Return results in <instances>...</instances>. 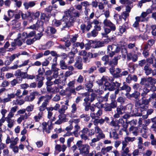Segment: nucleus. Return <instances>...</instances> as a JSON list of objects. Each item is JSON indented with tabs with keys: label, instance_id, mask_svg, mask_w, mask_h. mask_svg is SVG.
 Instances as JSON below:
<instances>
[{
	"label": "nucleus",
	"instance_id": "62",
	"mask_svg": "<svg viewBox=\"0 0 156 156\" xmlns=\"http://www.w3.org/2000/svg\"><path fill=\"white\" fill-rule=\"evenodd\" d=\"M80 118H83L84 120L87 121L90 119V117L89 116L87 115L83 114L80 116Z\"/></svg>",
	"mask_w": 156,
	"mask_h": 156
},
{
	"label": "nucleus",
	"instance_id": "47",
	"mask_svg": "<svg viewBox=\"0 0 156 156\" xmlns=\"http://www.w3.org/2000/svg\"><path fill=\"white\" fill-rule=\"evenodd\" d=\"M60 65L61 68L62 69H65L68 68L67 66L66 65L65 62L63 60L60 61Z\"/></svg>",
	"mask_w": 156,
	"mask_h": 156
},
{
	"label": "nucleus",
	"instance_id": "24",
	"mask_svg": "<svg viewBox=\"0 0 156 156\" xmlns=\"http://www.w3.org/2000/svg\"><path fill=\"white\" fill-rule=\"evenodd\" d=\"M133 3L131 2H127L126 5H125L126 11H125L129 13L131 9L133 7Z\"/></svg>",
	"mask_w": 156,
	"mask_h": 156
},
{
	"label": "nucleus",
	"instance_id": "59",
	"mask_svg": "<svg viewBox=\"0 0 156 156\" xmlns=\"http://www.w3.org/2000/svg\"><path fill=\"white\" fill-rule=\"evenodd\" d=\"M44 24L43 21L38 20L37 22L36 25L37 27H40L41 28H43L42 26Z\"/></svg>",
	"mask_w": 156,
	"mask_h": 156
},
{
	"label": "nucleus",
	"instance_id": "19",
	"mask_svg": "<svg viewBox=\"0 0 156 156\" xmlns=\"http://www.w3.org/2000/svg\"><path fill=\"white\" fill-rule=\"evenodd\" d=\"M11 141L10 142V144L9 146L10 148H12L13 147L16 145L17 144V141L19 140V139L18 137H16L14 138L13 137L11 138Z\"/></svg>",
	"mask_w": 156,
	"mask_h": 156
},
{
	"label": "nucleus",
	"instance_id": "29",
	"mask_svg": "<svg viewBox=\"0 0 156 156\" xmlns=\"http://www.w3.org/2000/svg\"><path fill=\"white\" fill-rule=\"evenodd\" d=\"M41 37V36L40 35V37L39 38L37 37H34L32 39H27L26 41V42L27 44L28 45H30L32 44L34 42L36 41L37 39H39L40 37Z\"/></svg>",
	"mask_w": 156,
	"mask_h": 156
},
{
	"label": "nucleus",
	"instance_id": "16",
	"mask_svg": "<svg viewBox=\"0 0 156 156\" xmlns=\"http://www.w3.org/2000/svg\"><path fill=\"white\" fill-rule=\"evenodd\" d=\"M129 131L133 134L134 135L136 136L138 132V128L137 127L131 126L129 129Z\"/></svg>",
	"mask_w": 156,
	"mask_h": 156
},
{
	"label": "nucleus",
	"instance_id": "3",
	"mask_svg": "<svg viewBox=\"0 0 156 156\" xmlns=\"http://www.w3.org/2000/svg\"><path fill=\"white\" fill-rule=\"evenodd\" d=\"M71 123L70 125L65 128V130L67 131H69L73 128L72 125H74V131L73 132L74 135L76 137L78 136V120L77 119H73L69 121Z\"/></svg>",
	"mask_w": 156,
	"mask_h": 156
},
{
	"label": "nucleus",
	"instance_id": "26",
	"mask_svg": "<svg viewBox=\"0 0 156 156\" xmlns=\"http://www.w3.org/2000/svg\"><path fill=\"white\" fill-rule=\"evenodd\" d=\"M35 5V3L33 1L30 2H25L23 4V5L26 9H28L30 7L34 6Z\"/></svg>",
	"mask_w": 156,
	"mask_h": 156
},
{
	"label": "nucleus",
	"instance_id": "50",
	"mask_svg": "<svg viewBox=\"0 0 156 156\" xmlns=\"http://www.w3.org/2000/svg\"><path fill=\"white\" fill-rule=\"evenodd\" d=\"M142 126V128L140 129V132L142 133H147L148 131V129L147 126H144V124H143Z\"/></svg>",
	"mask_w": 156,
	"mask_h": 156
},
{
	"label": "nucleus",
	"instance_id": "42",
	"mask_svg": "<svg viewBox=\"0 0 156 156\" xmlns=\"http://www.w3.org/2000/svg\"><path fill=\"white\" fill-rule=\"evenodd\" d=\"M121 90H126L127 92H129L130 91L131 88L128 85L124 84L122 87H120Z\"/></svg>",
	"mask_w": 156,
	"mask_h": 156
},
{
	"label": "nucleus",
	"instance_id": "14",
	"mask_svg": "<svg viewBox=\"0 0 156 156\" xmlns=\"http://www.w3.org/2000/svg\"><path fill=\"white\" fill-rule=\"evenodd\" d=\"M129 28L128 25L127 23L125 22L122 26L119 27V30L121 34H123Z\"/></svg>",
	"mask_w": 156,
	"mask_h": 156
},
{
	"label": "nucleus",
	"instance_id": "41",
	"mask_svg": "<svg viewBox=\"0 0 156 156\" xmlns=\"http://www.w3.org/2000/svg\"><path fill=\"white\" fill-rule=\"evenodd\" d=\"M103 108L106 111H111L112 110L111 106L109 104L106 103L104 105Z\"/></svg>",
	"mask_w": 156,
	"mask_h": 156
},
{
	"label": "nucleus",
	"instance_id": "43",
	"mask_svg": "<svg viewBox=\"0 0 156 156\" xmlns=\"http://www.w3.org/2000/svg\"><path fill=\"white\" fill-rule=\"evenodd\" d=\"M133 88L136 90H138L139 92H140L142 90V87L138 83H136L134 84Z\"/></svg>",
	"mask_w": 156,
	"mask_h": 156
},
{
	"label": "nucleus",
	"instance_id": "33",
	"mask_svg": "<svg viewBox=\"0 0 156 156\" xmlns=\"http://www.w3.org/2000/svg\"><path fill=\"white\" fill-rule=\"evenodd\" d=\"M147 87H145L143 88V92L141 94V96H146L147 94L150 92V90L147 88Z\"/></svg>",
	"mask_w": 156,
	"mask_h": 156
},
{
	"label": "nucleus",
	"instance_id": "46",
	"mask_svg": "<svg viewBox=\"0 0 156 156\" xmlns=\"http://www.w3.org/2000/svg\"><path fill=\"white\" fill-rule=\"evenodd\" d=\"M25 100H24L23 99H21L19 100L17 98H16V100L15 101L16 105H21L23 104L25 102Z\"/></svg>",
	"mask_w": 156,
	"mask_h": 156
},
{
	"label": "nucleus",
	"instance_id": "53",
	"mask_svg": "<svg viewBox=\"0 0 156 156\" xmlns=\"http://www.w3.org/2000/svg\"><path fill=\"white\" fill-rule=\"evenodd\" d=\"M126 98L125 97L121 96L119 97L117 99V101L120 103L121 104H123L125 102Z\"/></svg>",
	"mask_w": 156,
	"mask_h": 156
},
{
	"label": "nucleus",
	"instance_id": "63",
	"mask_svg": "<svg viewBox=\"0 0 156 156\" xmlns=\"http://www.w3.org/2000/svg\"><path fill=\"white\" fill-rule=\"evenodd\" d=\"M128 74V72L127 71H125L122 72L121 73L118 74L116 76H115L116 78L121 77L122 76H126Z\"/></svg>",
	"mask_w": 156,
	"mask_h": 156
},
{
	"label": "nucleus",
	"instance_id": "34",
	"mask_svg": "<svg viewBox=\"0 0 156 156\" xmlns=\"http://www.w3.org/2000/svg\"><path fill=\"white\" fill-rule=\"evenodd\" d=\"M71 112L72 113L71 116L73 118H74L75 116L73 114L75 113L77 110L76 105L75 103L73 104L71 106Z\"/></svg>",
	"mask_w": 156,
	"mask_h": 156
},
{
	"label": "nucleus",
	"instance_id": "15",
	"mask_svg": "<svg viewBox=\"0 0 156 156\" xmlns=\"http://www.w3.org/2000/svg\"><path fill=\"white\" fill-rule=\"evenodd\" d=\"M46 89L48 92L53 94H55L59 92V90L56 86L53 87H47Z\"/></svg>",
	"mask_w": 156,
	"mask_h": 156
},
{
	"label": "nucleus",
	"instance_id": "60",
	"mask_svg": "<svg viewBox=\"0 0 156 156\" xmlns=\"http://www.w3.org/2000/svg\"><path fill=\"white\" fill-rule=\"evenodd\" d=\"M58 117L60 120L63 122L65 121L66 115L64 114H60L58 115Z\"/></svg>",
	"mask_w": 156,
	"mask_h": 156
},
{
	"label": "nucleus",
	"instance_id": "21",
	"mask_svg": "<svg viewBox=\"0 0 156 156\" xmlns=\"http://www.w3.org/2000/svg\"><path fill=\"white\" fill-rule=\"evenodd\" d=\"M149 77L147 78H142L140 82V84L141 85H144L145 87H148V81Z\"/></svg>",
	"mask_w": 156,
	"mask_h": 156
},
{
	"label": "nucleus",
	"instance_id": "1",
	"mask_svg": "<svg viewBox=\"0 0 156 156\" xmlns=\"http://www.w3.org/2000/svg\"><path fill=\"white\" fill-rule=\"evenodd\" d=\"M52 25L56 27H61L63 29L70 27L71 23L68 18L64 15L61 20L55 19L52 21Z\"/></svg>",
	"mask_w": 156,
	"mask_h": 156
},
{
	"label": "nucleus",
	"instance_id": "45",
	"mask_svg": "<svg viewBox=\"0 0 156 156\" xmlns=\"http://www.w3.org/2000/svg\"><path fill=\"white\" fill-rule=\"evenodd\" d=\"M42 112H39L37 115L34 116V119L36 122L39 121L42 117Z\"/></svg>",
	"mask_w": 156,
	"mask_h": 156
},
{
	"label": "nucleus",
	"instance_id": "35",
	"mask_svg": "<svg viewBox=\"0 0 156 156\" xmlns=\"http://www.w3.org/2000/svg\"><path fill=\"white\" fill-rule=\"evenodd\" d=\"M110 125L111 126H114L116 128V129H118L120 126L118 125V122L114 120H112L110 122Z\"/></svg>",
	"mask_w": 156,
	"mask_h": 156
},
{
	"label": "nucleus",
	"instance_id": "57",
	"mask_svg": "<svg viewBox=\"0 0 156 156\" xmlns=\"http://www.w3.org/2000/svg\"><path fill=\"white\" fill-rule=\"evenodd\" d=\"M62 41L65 42V45L67 47H69L71 45V43L69 40H67L66 38L62 39Z\"/></svg>",
	"mask_w": 156,
	"mask_h": 156
},
{
	"label": "nucleus",
	"instance_id": "25",
	"mask_svg": "<svg viewBox=\"0 0 156 156\" xmlns=\"http://www.w3.org/2000/svg\"><path fill=\"white\" fill-rule=\"evenodd\" d=\"M112 148V146H110L102 148L101 150V153L103 155L107 153L111 150Z\"/></svg>",
	"mask_w": 156,
	"mask_h": 156
},
{
	"label": "nucleus",
	"instance_id": "31",
	"mask_svg": "<svg viewBox=\"0 0 156 156\" xmlns=\"http://www.w3.org/2000/svg\"><path fill=\"white\" fill-rule=\"evenodd\" d=\"M110 136L111 138H112L114 139H117L119 138L118 135L115 130H114L110 133Z\"/></svg>",
	"mask_w": 156,
	"mask_h": 156
},
{
	"label": "nucleus",
	"instance_id": "12",
	"mask_svg": "<svg viewBox=\"0 0 156 156\" xmlns=\"http://www.w3.org/2000/svg\"><path fill=\"white\" fill-rule=\"evenodd\" d=\"M96 96V95L95 94L92 93L90 95L86 96V98L84 99V101L86 103L88 101L92 102L95 99Z\"/></svg>",
	"mask_w": 156,
	"mask_h": 156
},
{
	"label": "nucleus",
	"instance_id": "20",
	"mask_svg": "<svg viewBox=\"0 0 156 156\" xmlns=\"http://www.w3.org/2000/svg\"><path fill=\"white\" fill-rule=\"evenodd\" d=\"M126 107L122 105H120L116 108V112L121 115L123 114L125 110Z\"/></svg>",
	"mask_w": 156,
	"mask_h": 156
},
{
	"label": "nucleus",
	"instance_id": "9",
	"mask_svg": "<svg viewBox=\"0 0 156 156\" xmlns=\"http://www.w3.org/2000/svg\"><path fill=\"white\" fill-rule=\"evenodd\" d=\"M135 106L141 112L145 111L147 108L146 105L143 104L142 102L140 103L139 101H136L135 103Z\"/></svg>",
	"mask_w": 156,
	"mask_h": 156
},
{
	"label": "nucleus",
	"instance_id": "2",
	"mask_svg": "<svg viewBox=\"0 0 156 156\" xmlns=\"http://www.w3.org/2000/svg\"><path fill=\"white\" fill-rule=\"evenodd\" d=\"M64 15L69 20L71 24L76 20V17L78 16V12L73 7H71L69 9L64 12Z\"/></svg>",
	"mask_w": 156,
	"mask_h": 156
},
{
	"label": "nucleus",
	"instance_id": "27",
	"mask_svg": "<svg viewBox=\"0 0 156 156\" xmlns=\"http://www.w3.org/2000/svg\"><path fill=\"white\" fill-rule=\"evenodd\" d=\"M6 121L8 123L7 126L9 128H11L14 126L15 122L14 119H6Z\"/></svg>",
	"mask_w": 156,
	"mask_h": 156
},
{
	"label": "nucleus",
	"instance_id": "56",
	"mask_svg": "<svg viewBox=\"0 0 156 156\" xmlns=\"http://www.w3.org/2000/svg\"><path fill=\"white\" fill-rule=\"evenodd\" d=\"M115 68L113 67H111L109 69V71L111 73L112 75H113V76L114 77L116 78L115 76H116L118 74H116L115 73Z\"/></svg>",
	"mask_w": 156,
	"mask_h": 156
},
{
	"label": "nucleus",
	"instance_id": "17",
	"mask_svg": "<svg viewBox=\"0 0 156 156\" xmlns=\"http://www.w3.org/2000/svg\"><path fill=\"white\" fill-rule=\"evenodd\" d=\"M43 101L44 102L43 103H48V99L47 97L42 96L39 98L37 103V104L39 105L41 102Z\"/></svg>",
	"mask_w": 156,
	"mask_h": 156
},
{
	"label": "nucleus",
	"instance_id": "18",
	"mask_svg": "<svg viewBox=\"0 0 156 156\" xmlns=\"http://www.w3.org/2000/svg\"><path fill=\"white\" fill-rule=\"evenodd\" d=\"M118 124H121L122 126L125 129L124 131H126V129L128 127V124L126 122H125L122 118L119 119L118 121Z\"/></svg>",
	"mask_w": 156,
	"mask_h": 156
},
{
	"label": "nucleus",
	"instance_id": "49",
	"mask_svg": "<svg viewBox=\"0 0 156 156\" xmlns=\"http://www.w3.org/2000/svg\"><path fill=\"white\" fill-rule=\"evenodd\" d=\"M56 66V63H53L52 65L51 68L52 71L53 72H58V71L60 70V69L57 68Z\"/></svg>",
	"mask_w": 156,
	"mask_h": 156
},
{
	"label": "nucleus",
	"instance_id": "7",
	"mask_svg": "<svg viewBox=\"0 0 156 156\" xmlns=\"http://www.w3.org/2000/svg\"><path fill=\"white\" fill-rule=\"evenodd\" d=\"M31 113L28 112V113H25L24 115H20L19 117L17 119V122L18 124H20L23 120L27 119L30 116Z\"/></svg>",
	"mask_w": 156,
	"mask_h": 156
},
{
	"label": "nucleus",
	"instance_id": "36",
	"mask_svg": "<svg viewBox=\"0 0 156 156\" xmlns=\"http://www.w3.org/2000/svg\"><path fill=\"white\" fill-rule=\"evenodd\" d=\"M136 21L133 24V26L134 27H137L139 24V22L141 21V19H140V17L139 16H136L135 18Z\"/></svg>",
	"mask_w": 156,
	"mask_h": 156
},
{
	"label": "nucleus",
	"instance_id": "6",
	"mask_svg": "<svg viewBox=\"0 0 156 156\" xmlns=\"http://www.w3.org/2000/svg\"><path fill=\"white\" fill-rule=\"evenodd\" d=\"M42 125L44 130L48 133H49L50 130L53 128L51 121H48L47 122H44L42 123Z\"/></svg>",
	"mask_w": 156,
	"mask_h": 156
},
{
	"label": "nucleus",
	"instance_id": "64",
	"mask_svg": "<svg viewBox=\"0 0 156 156\" xmlns=\"http://www.w3.org/2000/svg\"><path fill=\"white\" fill-rule=\"evenodd\" d=\"M152 154V151L150 150H148L146 151L145 153L144 154V156H151Z\"/></svg>",
	"mask_w": 156,
	"mask_h": 156
},
{
	"label": "nucleus",
	"instance_id": "23",
	"mask_svg": "<svg viewBox=\"0 0 156 156\" xmlns=\"http://www.w3.org/2000/svg\"><path fill=\"white\" fill-rule=\"evenodd\" d=\"M146 98H147V96H142L141 98L142 103L146 105H148L151 101V98H149L147 99Z\"/></svg>",
	"mask_w": 156,
	"mask_h": 156
},
{
	"label": "nucleus",
	"instance_id": "48",
	"mask_svg": "<svg viewBox=\"0 0 156 156\" xmlns=\"http://www.w3.org/2000/svg\"><path fill=\"white\" fill-rule=\"evenodd\" d=\"M47 110L48 112V118L50 119L53 115V113L51 112L53 111V108L48 107L47 108Z\"/></svg>",
	"mask_w": 156,
	"mask_h": 156
},
{
	"label": "nucleus",
	"instance_id": "32",
	"mask_svg": "<svg viewBox=\"0 0 156 156\" xmlns=\"http://www.w3.org/2000/svg\"><path fill=\"white\" fill-rule=\"evenodd\" d=\"M20 55V53L13 54L10 56L7 57L6 59H9V60L12 62V61H13L16 58V57H18Z\"/></svg>",
	"mask_w": 156,
	"mask_h": 156
},
{
	"label": "nucleus",
	"instance_id": "44",
	"mask_svg": "<svg viewBox=\"0 0 156 156\" xmlns=\"http://www.w3.org/2000/svg\"><path fill=\"white\" fill-rule=\"evenodd\" d=\"M67 106L62 105V106L61 108L58 109V111L60 114H64L65 112V110L67 109Z\"/></svg>",
	"mask_w": 156,
	"mask_h": 156
},
{
	"label": "nucleus",
	"instance_id": "55",
	"mask_svg": "<svg viewBox=\"0 0 156 156\" xmlns=\"http://www.w3.org/2000/svg\"><path fill=\"white\" fill-rule=\"evenodd\" d=\"M129 16V13L127 12L124 11L123 12L122 14V16L123 18L126 20V19Z\"/></svg>",
	"mask_w": 156,
	"mask_h": 156
},
{
	"label": "nucleus",
	"instance_id": "54",
	"mask_svg": "<svg viewBox=\"0 0 156 156\" xmlns=\"http://www.w3.org/2000/svg\"><path fill=\"white\" fill-rule=\"evenodd\" d=\"M89 5H90L88 3V2L87 1L82 2H81V5H79V10L81 9L82 6L86 7L87 6H89Z\"/></svg>",
	"mask_w": 156,
	"mask_h": 156
},
{
	"label": "nucleus",
	"instance_id": "40",
	"mask_svg": "<svg viewBox=\"0 0 156 156\" xmlns=\"http://www.w3.org/2000/svg\"><path fill=\"white\" fill-rule=\"evenodd\" d=\"M35 98L34 96L31 94L29 96H26L24 98V100L25 101L30 102L32 101Z\"/></svg>",
	"mask_w": 156,
	"mask_h": 156
},
{
	"label": "nucleus",
	"instance_id": "61",
	"mask_svg": "<svg viewBox=\"0 0 156 156\" xmlns=\"http://www.w3.org/2000/svg\"><path fill=\"white\" fill-rule=\"evenodd\" d=\"M98 135H96V136L99 138L100 140L104 138L105 137V135L102 131L99 133H98Z\"/></svg>",
	"mask_w": 156,
	"mask_h": 156
},
{
	"label": "nucleus",
	"instance_id": "11",
	"mask_svg": "<svg viewBox=\"0 0 156 156\" xmlns=\"http://www.w3.org/2000/svg\"><path fill=\"white\" fill-rule=\"evenodd\" d=\"M135 137H130L128 136L125 137L124 138V140L122 141V144L127 145L129 142H133L136 140Z\"/></svg>",
	"mask_w": 156,
	"mask_h": 156
},
{
	"label": "nucleus",
	"instance_id": "8",
	"mask_svg": "<svg viewBox=\"0 0 156 156\" xmlns=\"http://www.w3.org/2000/svg\"><path fill=\"white\" fill-rule=\"evenodd\" d=\"M79 149L81 153H89V147L87 145H80L79 144Z\"/></svg>",
	"mask_w": 156,
	"mask_h": 156
},
{
	"label": "nucleus",
	"instance_id": "52",
	"mask_svg": "<svg viewBox=\"0 0 156 156\" xmlns=\"http://www.w3.org/2000/svg\"><path fill=\"white\" fill-rule=\"evenodd\" d=\"M147 15L145 12H143L141 14L140 16V19H141V22H144L145 21V17Z\"/></svg>",
	"mask_w": 156,
	"mask_h": 156
},
{
	"label": "nucleus",
	"instance_id": "13",
	"mask_svg": "<svg viewBox=\"0 0 156 156\" xmlns=\"http://www.w3.org/2000/svg\"><path fill=\"white\" fill-rule=\"evenodd\" d=\"M121 58L120 55H118L114 57L112 61H109V65L110 66L112 65H116L118 64V61Z\"/></svg>",
	"mask_w": 156,
	"mask_h": 156
},
{
	"label": "nucleus",
	"instance_id": "22",
	"mask_svg": "<svg viewBox=\"0 0 156 156\" xmlns=\"http://www.w3.org/2000/svg\"><path fill=\"white\" fill-rule=\"evenodd\" d=\"M52 79L53 78H52L51 76H47L46 77V79L47 81L45 83L47 86V87H51L54 84L53 82L51 81Z\"/></svg>",
	"mask_w": 156,
	"mask_h": 156
},
{
	"label": "nucleus",
	"instance_id": "37",
	"mask_svg": "<svg viewBox=\"0 0 156 156\" xmlns=\"http://www.w3.org/2000/svg\"><path fill=\"white\" fill-rule=\"evenodd\" d=\"M140 92L136 91L131 95V97L134 98L137 100H139L140 99Z\"/></svg>",
	"mask_w": 156,
	"mask_h": 156
},
{
	"label": "nucleus",
	"instance_id": "5",
	"mask_svg": "<svg viewBox=\"0 0 156 156\" xmlns=\"http://www.w3.org/2000/svg\"><path fill=\"white\" fill-rule=\"evenodd\" d=\"M144 70L147 76H149L152 74V76L156 75V69L152 70L150 67V65L148 64H146L144 67Z\"/></svg>",
	"mask_w": 156,
	"mask_h": 156
},
{
	"label": "nucleus",
	"instance_id": "30",
	"mask_svg": "<svg viewBox=\"0 0 156 156\" xmlns=\"http://www.w3.org/2000/svg\"><path fill=\"white\" fill-rule=\"evenodd\" d=\"M48 103H43L39 107V110L40 112H42L43 111H44L46 109H47V106Z\"/></svg>",
	"mask_w": 156,
	"mask_h": 156
},
{
	"label": "nucleus",
	"instance_id": "10",
	"mask_svg": "<svg viewBox=\"0 0 156 156\" xmlns=\"http://www.w3.org/2000/svg\"><path fill=\"white\" fill-rule=\"evenodd\" d=\"M74 81H72L69 82L68 84L69 87L67 88V90L70 93L75 94L76 92L75 91V88L74 84Z\"/></svg>",
	"mask_w": 156,
	"mask_h": 156
},
{
	"label": "nucleus",
	"instance_id": "28",
	"mask_svg": "<svg viewBox=\"0 0 156 156\" xmlns=\"http://www.w3.org/2000/svg\"><path fill=\"white\" fill-rule=\"evenodd\" d=\"M148 83L149 85L148 87H150V85L151 86L154 85L156 83V79L152 77H149Z\"/></svg>",
	"mask_w": 156,
	"mask_h": 156
},
{
	"label": "nucleus",
	"instance_id": "39",
	"mask_svg": "<svg viewBox=\"0 0 156 156\" xmlns=\"http://www.w3.org/2000/svg\"><path fill=\"white\" fill-rule=\"evenodd\" d=\"M122 152L124 153L128 154L129 152V147H126L127 145L124 144H122Z\"/></svg>",
	"mask_w": 156,
	"mask_h": 156
},
{
	"label": "nucleus",
	"instance_id": "4",
	"mask_svg": "<svg viewBox=\"0 0 156 156\" xmlns=\"http://www.w3.org/2000/svg\"><path fill=\"white\" fill-rule=\"evenodd\" d=\"M108 50L109 51V56L111 57H112L115 53H118L120 51V48L115 45L112 44L108 46Z\"/></svg>",
	"mask_w": 156,
	"mask_h": 156
},
{
	"label": "nucleus",
	"instance_id": "58",
	"mask_svg": "<svg viewBox=\"0 0 156 156\" xmlns=\"http://www.w3.org/2000/svg\"><path fill=\"white\" fill-rule=\"evenodd\" d=\"M48 30H49L51 33L54 34L56 32V30L54 27H48L47 28Z\"/></svg>",
	"mask_w": 156,
	"mask_h": 156
},
{
	"label": "nucleus",
	"instance_id": "38",
	"mask_svg": "<svg viewBox=\"0 0 156 156\" xmlns=\"http://www.w3.org/2000/svg\"><path fill=\"white\" fill-rule=\"evenodd\" d=\"M101 59L103 61L105 62L104 63V65H106L108 64H109V57L108 55H105L103 56L102 58Z\"/></svg>",
	"mask_w": 156,
	"mask_h": 156
},
{
	"label": "nucleus",
	"instance_id": "51",
	"mask_svg": "<svg viewBox=\"0 0 156 156\" xmlns=\"http://www.w3.org/2000/svg\"><path fill=\"white\" fill-rule=\"evenodd\" d=\"M34 108V105L30 104V105L27 106L25 108L27 112H32Z\"/></svg>",
	"mask_w": 156,
	"mask_h": 156
}]
</instances>
